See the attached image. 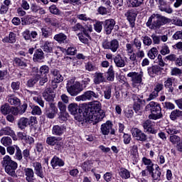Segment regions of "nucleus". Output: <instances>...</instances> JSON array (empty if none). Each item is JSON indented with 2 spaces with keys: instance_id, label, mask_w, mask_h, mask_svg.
Wrapping results in <instances>:
<instances>
[{
  "instance_id": "f257e3e1",
  "label": "nucleus",
  "mask_w": 182,
  "mask_h": 182,
  "mask_svg": "<svg viewBox=\"0 0 182 182\" xmlns=\"http://www.w3.org/2000/svg\"><path fill=\"white\" fill-rule=\"evenodd\" d=\"M106 116V112L102 109V104L99 101H93L88 106L85 107L84 112L78 113L75 115V119L77 122L81 123V124H85V123H99L102 122L105 117Z\"/></svg>"
},
{
  "instance_id": "f03ea898",
  "label": "nucleus",
  "mask_w": 182,
  "mask_h": 182,
  "mask_svg": "<svg viewBox=\"0 0 182 182\" xmlns=\"http://www.w3.org/2000/svg\"><path fill=\"white\" fill-rule=\"evenodd\" d=\"M171 22H173V25H176V26H182L181 18L176 17L171 20V18L161 16L159 14H152L149 18L146 25L147 28H149V29L156 31V29H160L163 25H166V23H170Z\"/></svg>"
},
{
  "instance_id": "7ed1b4c3",
  "label": "nucleus",
  "mask_w": 182,
  "mask_h": 182,
  "mask_svg": "<svg viewBox=\"0 0 182 182\" xmlns=\"http://www.w3.org/2000/svg\"><path fill=\"white\" fill-rule=\"evenodd\" d=\"M146 112H151V114L149 115V119L152 120H159L163 117V114L161 113V107L159 102L154 101L150 102L145 107Z\"/></svg>"
},
{
  "instance_id": "20e7f679",
  "label": "nucleus",
  "mask_w": 182,
  "mask_h": 182,
  "mask_svg": "<svg viewBox=\"0 0 182 182\" xmlns=\"http://www.w3.org/2000/svg\"><path fill=\"white\" fill-rule=\"evenodd\" d=\"M1 164L3 167H4L5 171L9 174V176H11V177H16L15 170L18 168V164L15 162V161H13L11 156L9 155L5 156L3 158Z\"/></svg>"
},
{
  "instance_id": "39448f33",
  "label": "nucleus",
  "mask_w": 182,
  "mask_h": 182,
  "mask_svg": "<svg viewBox=\"0 0 182 182\" xmlns=\"http://www.w3.org/2000/svg\"><path fill=\"white\" fill-rule=\"evenodd\" d=\"M66 89L70 96H77L80 92H82L83 86H81L79 82L73 83V80H71L68 82Z\"/></svg>"
},
{
  "instance_id": "423d86ee",
  "label": "nucleus",
  "mask_w": 182,
  "mask_h": 182,
  "mask_svg": "<svg viewBox=\"0 0 182 182\" xmlns=\"http://www.w3.org/2000/svg\"><path fill=\"white\" fill-rule=\"evenodd\" d=\"M102 47L103 49L111 50V52L113 53H116V52L119 50V48H120V44L119 41L116 38L109 41L107 40H104L102 43Z\"/></svg>"
},
{
  "instance_id": "0eeeda50",
  "label": "nucleus",
  "mask_w": 182,
  "mask_h": 182,
  "mask_svg": "<svg viewBox=\"0 0 182 182\" xmlns=\"http://www.w3.org/2000/svg\"><path fill=\"white\" fill-rule=\"evenodd\" d=\"M127 77H130L132 87L136 88V90H139L137 86L141 85V82H143V72H141L140 73L131 72L127 74Z\"/></svg>"
},
{
  "instance_id": "6e6552de",
  "label": "nucleus",
  "mask_w": 182,
  "mask_h": 182,
  "mask_svg": "<svg viewBox=\"0 0 182 182\" xmlns=\"http://www.w3.org/2000/svg\"><path fill=\"white\" fill-rule=\"evenodd\" d=\"M99 98V94L95 91L88 90L84 92L82 95L75 97L77 102H86V100H93V99Z\"/></svg>"
},
{
  "instance_id": "1a4fd4ad",
  "label": "nucleus",
  "mask_w": 182,
  "mask_h": 182,
  "mask_svg": "<svg viewBox=\"0 0 182 182\" xmlns=\"http://www.w3.org/2000/svg\"><path fill=\"white\" fill-rule=\"evenodd\" d=\"M132 100L134 102L133 107L134 112H136L139 115L141 114V107L145 106L146 100L140 99L136 94L132 95Z\"/></svg>"
},
{
  "instance_id": "9d476101",
  "label": "nucleus",
  "mask_w": 182,
  "mask_h": 182,
  "mask_svg": "<svg viewBox=\"0 0 182 182\" xmlns=\"http://www.w3.org/2000/svg\"><path fill=\"white\" fill-rule=\"evenodd\" d=\"M48 73H49V67L48 65H43L40 68L39 74H37L36 76H39L41 86H43L48 82Z\"/></svg>"
},
{
  "instance_id": "9b49d317",
  "label": "nucleus",
  "mask_w": 182,
  "mask_h": 182,
  "mask_svg": "<svg viewBox=\"0 0 182 182\" xmlns=\"http://www.w3.org/2000/svg\"><path fill=\"white\" fill-rule=\"evenodd\" d=\"M100 130L103 136H109V133L113 135L116 134V132L114 129H113V124L111 121H107L105 123L102 124Z\"/></svg>"
},
{
  "instance_id": "f8f14e48",
  "label": "nucleus",
  "mask_w": 182,
  "mask_h": 182,
  "mask_svg": "<svg viewBox=\"0 0 182 182\" xmlns=\"http://www.w3.org/2000/svg\"><path fill=\"white\" fill-rule=\"evenodd\" d=\"M142 126L144 127V130H145L149 134H157V132H159L158 129L154 128V122L150 119L144 122Z\"/></svg>"
},
{
  "instance_id": "ddd939ff",
  "label": "nucleus",
  "mask_w": 182,
  "mask_h": 182,
  "mask_svg": "<svg viewBox=\"0 0 182 182\" xmlns=\"http://www.w3.org/2000/svg\"><path fill=\"white\" fill-rule=\"evenodd\" d=\"M31 123H33V122L35 123L36 122V117H31V120H29V119L26 117H21L18 121V123H17L18 127L21 129V130H25V129H26V127H28V126L31 124Z\"/></svg>"
},
{
  "instance_id": "4468645a",
  "label": "nucleus",
  "mask_w": 182,
  "mask_h": 182,
  "mask_svg": "<svg viewBox=\"0 0 182 182\" xmlns=\"http://www.w3.org/2000/svg\"><path fill=\"white\" fill-rule=\"evenodd\" d=\"M132 133L133 137L137 141H147V135L143 132L141 129H139V128H132Z\"/></svg>"
},
{
  "instance_id": "2eb2a0df",
  "label": "nucleus",
  "mask_w": 182,
  "mask_h": 182,
  "mask_svg": "<svg viewBox=\"0 0 182 182\" xmlns=\"http://www.w3.org/2000/svg\"><path fill=\"white\" fill-rule=\"evenodd\" d=\"M1 112L4 116H6L11 113L14 116H17L18 114V108L15 107H11L9 104H4L1 107Z\"/></svg>"
},
{
  "instance_id": "dca6fc26",
  "label": "nucleus",
  "mask_w": 182,
  "mask_h": 182,
  "mask_svg": "<svg viewBox=\"0 0 182 182\" xmlns=\"http://www.w3.org/2000/svg\"><path fill=\"white\" fill-rule=\"evenodd\" d=\"M46 143L48 146H55V150H61L63 143L59 141V139L56 136H48L46 139Z\"/></svg>"
},
{
  "instance_id": "f3484780",
  "label": "nucleus",
  "mask_w": 182,
  "mask_h": 182,
  "mask_svg": "<svg viewBox=\"0 0 182 182\" xmlns=\"http://www.w3.org/2000/svg\"><path fill=\"white\" fill-rule=\"evenodd\" d=\"M124 16L127 18V21L129 22V26L131 28H134L136 16H137V14H136V11L134 9H129L125 14Z\"/></svg>"
},
{
  "instance_id": "a211bd4d",
  "label": "nucleus",
  "mask_w": 182,
  "mask_h": 182,
  "mask_svg": "<svg viewBox=\"0 0 182 182\" xmlns=\"http://www.w3.org/2000/svg\"><path fill=\"white\" fill-rule=\"evenodd\" d=\"M23 38L25 41H29L30 42H35L38 38V32L35 31H29L26 29L22 33Z\"/></svg>"
},
{
  "instance_id": "6ab92c4d",
  "label": "nucleus",
  "mask_w": 182,
  "mask_h": 182,
  "mask_svg": "<svg viewBox=\"0 0 182 182\" xmlns=\"http://www.w3.org/2000/svg\"><path fill=\"white\" fill-rule=\"evenodd\" d=\"M45 114L48 119H52L56 117V114H58V107H56L55 103H50V107L46 109Z\"/></svg>"
},
{
  "instance_id": "aec40b11",
  "label": "nucleus",
  "mask_w": 182,
  "mask_h": 182,
  "mask_svg": "<svg viewBox=\"0 0 182 182\" xmlns=\"http://www.w3.org/2000/svg\"><path fill=\"white\" fill-rule=\"evenodd\" d=\"M116 25V21L113 18L107 19L104 21V29L107 35H110Z\"/></svg>"
},
{
  "instance_id": "412c9836",
  "label": "nucleus",
  "mask_w": 182,
  "mask_h": 182,
  "mask_svg": "<svg viewBox=\"0 0 182 182\" xmlns=\"http://www.w3.org/2000/svg\"><path fill=\"white\" fill-rule=\"evenodd\" d=\"M33 167L34 168V173L37 177L45 178V173L43 172V168H42V164L40 162H34L33 163Z\"/></svg>"
},
{
  "instance_id": "4be33fe9",
  "label": "nucleus",
  "mask_w": 182,
  "mask_h": 182,
  "mask_svg": "<svg viewBox=\"0 0 182 182\" xmlns=\"http://www.w3.org/2000/svg\"><path fill=\"white\" fill-rule=\"evenodd\" d=\"M66 132V126L65 125H53L52 128V134L53 136H63Z\"/></svg>"
},
{
  "instance_id": "5701e85b",
  "label": "nucleus",
  "mask_w": 182,
  "mask_h": 182,
  "mask_svg": "<svg viewBox=\"0 0 182 182\" xmlns=\"http://www.w3.org/2000/svg\"><path fill=\"white\" fill-rule=\"evenodd\" d=\"M50 164L53 169H56L58 167H63L65 166V161L57 156H54L50 161Z\"/></svg>"
},
{
  "instance_id": "b1692460",
  "label": "nucleus",
  "mask_w": 182,
  "mask_h": 182,
  "mask_svg": "<svg viewBox=\"0 0 182 182\" xmlns=\"http://www.w3.org/2000/svg\"><path fill=\"white\" fill-rule=\"evenodd\" d=\"M55 93L52 92V89L47 88L46 90L43 92V97H44L45 100L46 102H48L50 103H53L55 100Z\"/></svg>"
},
{
  "instance_id": "393cba45",
  "label": "nucleus",
  "mask_w": 182,
  "mask_h": 182,
  "mask_svg": "<svg viewBox=\"0 0 182 182\" xmlns=\"http://www.w3.org/2000/svg\"><path fill=\"white\" fill-rule=\"evenodd\" d=\"M24 174L26 176V180L27 182H35V172L32 168H25Z\"/></svg>"
},
{
  "instance_id": "a878e982",
  "label": "nucleus",
  "mask_w": 182,
  "mask_h": 182,
  "mask_svg": "<svg viewBox=\"0 0 182 182\" xmlns=\"http://www.w3.org/2000/svg\"><path fill=\"white\" fill-rule=\"evenodd\" d=\"M161 70H163V68L157 65H155L148 68V74L149 76H151V77H156V75H161Z\"/></svg>"
},
{
  "instance_id": "bb28decb",
  "label": "nucleus",
  "mask_w": 182,
  "mask_h": 182,
  "mask_svg": "<svg viewBox=\"0 0 182 182\" xmlns=\"http://www.w3.org/2000/svg\"><path fill=\"white\" fill-rule=\"evenodd\" d=\"M149 174L152 178V180L160 181L161 180V171L160 167L157 166L155 169L154 167L151 169V172L148 171Z\"/></svg>"
},
{
  "instance_id": "cd10ccee",
  "label": "nucleus",
  "mask_w": 182,
  "mask_h": 182,
  "mask_svg": "<svg viewBox=\"0 0 182 182\" xmlns=\"http://www.w3.org/2000/svg\"><path fill=\"white\" fill-rule=\"evenodd\" d=\"M68 112L73 116H76L78 113H82L83 111L80 109V107L76 103H71L68 107Z\"/></svg>"
},
{
  "instance_id": "c85d7f7f",
  "label": "nucleus",
  "mask_w": 182,
  "mask_h": 182,
  "mask_svg": "<svg viewBox=\"0 0 182 182\" xmlns=\"http://www.w3.org/2000/svg\"><path fill=\"white\" fill-rule=\"evenodd\" d=\"M1 136H11L14 139L16 135H15V132L12 130L11 127H5L0 129V137Z\"/></svg>"
},
{
  "instance_id": "c756f323",
  "label": "nucleus",
  "mask_w": 182,
  "mask_h": 182,
  "mask_svg": "<svg viewBox=\"0 0 182 182\" xmlns=\"http://www.w3.org/2000/svg\"><path fill=\"white\" fill-rule=\"evenodd\" d=\"M93 82L95 85H100V83L106 82V77H105V74L103 73L96 72L94 75Z\"/></svg>"
},
{
  "instance_id": "7c9ffc66",
  "label": "nucleus",
  "mask_w": 182,
  "mask_h": 182,
  "mask_svg": "<svg viewBox=\"0 0 182 182\" xmlns=\"http://www.w3.org/2000/svg\"><path fill=\"white\" fill-rule=\"evenodd\" d=\"M43 59H45V53H43L42 49H37L34 53L33 60L35 62H42Z\"/></svg>"
},
{
  "instance_id": "2f4dec72",
  "label": "nucleus",
  "mask_w": 182,
  "mask_h": 182,
  "mask_svg": "<svg viewBox=\"0 0 182 182\" xmlns=\"http://www.w3.org/2000/svg\"><path fill=\"white\" fill-rule=\"evenodd\" d=\"M3 43H15L16 42V33L10 32L9 36H6L2 39Z\"/></svg>"
},
{
  "instance_id": "473e14b6",
  "label": "nucleus",
  "mask_w": 182,
  "mask_h": 182,
  "mask_svg": "<svg viewBox=\"0 0 182 182\" xmlns=\"http://www.w3.org/2000/svg\"><path fill=\"white\" fill-rule=\"evenodd\" d=\"M173 80H174V78L168 77L166 80L164 81L165 89L168 90V93H172V95L174 92V87H173Z\"/></svg>"
},
{
  "instance_id": "72a5a7b5",
  "label": "nucleus",
  "mask_w": 182,
  "mask_h": 182,
  "mask_svg": "<svg viewBox=\"0 0 182 182\" xmlns=\"http://www.w3.org/2000/svg\"><path fill=\"white\" fill-rule=\"evenodd\" d=\"M31 11L33 12V14H39V15H45V14H46L45 9L38 6L36 4H31Z\"/></svg>"
},
{
  "instance_id": "f704fd0d",
  "label": "nucleus",
  "mask_w": 182,
  "mask_h": 182,
  "mask_svg": "<svg viewBox=\"0 0 182 182\" xmlns=\"http://www.w3.org/2000/svg\"><path fill=\"white\" fill-rule=\"evenodd\" d=\"M114 63H115V66H117V68H124L126 66V62H124V60L119 54L117 55L114 58Z\"/></svg>"
},
{
  "instance_id": "c9c22d12",
  "label": "nucleus",
  "mask_w": 182,
  "mask_h": 182,
  "mask_svg": "<svg viewBox=\"0 0 182 182\" xmlns=\"http://www.w3.org/2000/svg\"><path fill=\"white\" fill-rule=\"evenodd\" d=\"M54 40L58 43H68V36L63 33H60L54 36Z\"/></svg>"
},
{
  "instance_id": "e433bc0d",
  "label": "nucleus",
  "mask_w": 182,
  "mask_h": 182,
  "mask_svg": "<svg viewBox=\"0 0 182 182\" xmlns=\"http://www.w3.org/2000/svg\"><path fill=\"white\" fill-rule=\"evenodd\" d=\"M28 107L31 109V114L33 116H41L42 114V109H41V107L39 106L35 105L32 103H29Z\"/></svg>"
},
{
  "instance_id": "4c0bfd02",
  "label": "nucleus",
  "mask_w": 182,
  "mask_h": 182,
  "mask_svg": "<svg viewBox=\"0 0 182 182\" xmlns=\"http://www.w3.org/2000/svg\"><path fill=\"white\" fill-rule=\"evenodd\" d=\"M7 102L12 105L13 106H20L21 105V100L19 98L15 97V95H9L7 97Z\"/></svg>"
},
{
  "instance_id": "58836bf2",
  "label": "nucleus",
  "mask_w": 182,
  "mask_h": 182,
  "mask_svg": "<svg viewBox=\"0 0 182 182\" xmlns=\"http://www.w3.org/2000/svg\"><path fill=\"white\" fill-rule=\"evenodd\" d=\"M142 163L144 164V166H146L147 171L151 172V170H153V168L154 167V164H153V161H151V159L143 157Z\"/></svg>"
},
{
  "instance_id": "ea45409f",
  "label": "nucleus",
  "mask_w": 182,
  "mask_h": 182,
  "mask_svg": "<svg viewBox=\"0 0 182 182\" xmlns=\"http://www.w3.org/2000/svg\"><path fill=\"white\" fill-rule=\"evenodd\" d=\"M43 50L44 52H46V53H52L53 50V43L51 41H45L43 46Z\"/></svg>"
},
{
  "instance_id": "a19ab883",
  "label": "nucleus",
  "mask_w": 182,
  "mask_h": 182,
  "mask_svg": "<svg viewBox=\"0 0 182 182\" xmlns=\"http://www.w3.org/2000/svg\"><path fill=\"white\" fill-rule=\"evenodd\" d=\"M166 133H168L171 136H173L175 134H178L180 133V131L178 130L175 126L169 125L166 127L165 129Z\"/></svg>"
},
{
  "instance_id": "79ce46f5",
  "label": "nucleus",
  "mask_w": 182,
  "mask_h": 182,
  "mask_svg": "<svg viewBox=\"0 0 182 182\" xmlns=\"http://www.w3.org/2000/svg\"><path fill=\"white\" fill-rule=\"evenodd\" d=\"M182 117V111L180 109H175L171 112L170 119L171 120H177L178 117Z\"/></svg>"
},
{
  "instance_id": "37998d69",
  "label": "nucleus",
  "mask_w": 182,
  "mask_h": 182,
  "mask_svg": "<svg viewBox=\"0 0 182 182\" xmlns=\"http://www.w3.org/2000/svg\"><path fill=\"white\" fill-rule=\"evenodd\" d=\"M103 92L105 99H106V100H110V99H112V87L106 86Z\"/></svg>"
},
{
  "instance_id": "c03bdc74",
  "label": "nucleus",
  "mask_w": 182,
  "mask_h": 182,
  "mask_svg": "<svg viewBox=\"0 0 182 182\" xmlns=\"http://www.w3.org/2000/svg\"><path fill=\"white\" fill-rule=\"evenodd\" d=\"M14 147H16V153L14 155L15 160H18V161H22L23 156L22 155V151L21 150V148H19V146L17 145H14Z\"/></svg>"
},
{
  "instance_id": "a18cd8bd",
  "label": "nucleus",
  "mask_w": 182,
  "mask_h": 182,
  "mask_svg": "<svg viewBox=\"0 0 182 182\" xmlns=\"http://www.w3.org/2000/svg\"><path fill=\"white\" fill-rule=\"evenodd\" d=\"M39 75H36L28 80L27 86H28V87H33V86H35V85L39 82Z\"/></svg>"
},
{
  "instance_id": "49530a36",
  "label": "nucleus",
  "mask_w": 182,
  "mask_h": 182,
  "mask_svg": "<svg viewBox=\"0 0 182 182\" xmlns=\"http://www.w3.org/2000/svg\"><path fill=\"white\" fill-rule=\"evenodd\" d=\"M41 33L44 38H49V36H52V28L47 26L43 27L41 28Z\"/></svg>"
},
{
  "instance_id": "de8ad7c7",
  "label": "nucleus",
  "mask_w": 182,
  "mask_h": 182,
  "mask_svg": "<svg viewBox=\"0 0 182 182\" xmlns=\"http://www.w3.org/2000/svg\"><path fill=\"white\" fill-rule=\"evenodd\" d=\"M107 80H109V82H113V80H114V70L113 69V65H110L107 72Z\"/></svg>"
},
{
  "instance_id": "09e8293b",
  "label": "nucleus",
  "mask_w": 182,
  "mask_h": 182,
  "mask_svg": "<svg viewBox=\"0 0 182 182\" xmlns=\"http://www.w3.org/2000/svg\"><path fill=\"white\" fill-rule=\"evenodd\" d=\"M65 52L67 55L70 56H75V55L77 53V50L76 47L73 46H68L67 49H65Z\"/></svg>"
},
{
  "instance_id": "8fccbe9b",
  "label": "nucleus",
  "mask_w": 182,
  "mask_h": 182,
  "mask_svg": "<svg viewBox=\"0 0 182 182\" xmlns=\"http://www.w3.org/2000/svg\"><path fill=\"white\" fill-rule=\"evenodd\" d=\"M119 174L122 178H124L125 180L130 178V171L124 168L120 169Z\"/></svg>"
},
{
  "instance_id": "3c124183",
  "label": "nucleus",
  "mask_w": 182,
  "mask_h": 182,
  "mask_svg": "<svg viewBox=\"0 0 182 182\" xmlns=\"http://www.w3.org/2000/svg\"><path fill=\"white\" fill-rule=\"evenodd\" d=\"M130 4V6L132 8H139L141 5H143L144 0H127Z\"/></svg>"
},
{
  "instance_id": "603ef678",
  "label": "nucleus",
  "mask_w": 182,
  "mask_h": 182,
  "mask_svg": "<svg viewBox=\"0 0 182 182\" xmlns=\"http://www.w3.org/2000/svg\"><path fill=\"white\" fill-rule=\"evenodd\" d=\"M157 55H159V50H157V48H152L147 53L148 58L152 60L156 59V56H157Z\"/></svg>"
},
{
  "instance_id": "864d4df0",
  "label": "nucleus",
  "mask_w": 182,
  "mask_h": 182,
  "mask_svg": "<svg viewBox=\"0 0 182 182\" xmlns=\"http://www.w3.org/2000/svg\"><path fill=\"white\" fill-rule=\"evenodd\" d=\"M85 68V70H87L88 72H95L97 70V68H96V65H95V63H92V62L86 63Z\"/></svg>"
},
{
  "instance_id": "5fc2aeb1",
  "label": "nucleus",
  "mask_w": 182,
  "mask_h": 182,
  "mask_svg": "<svg viewBox=\"0 0 182 182\" xmlns=\"http://www.w3.org/2000/svg\"><path fill=\"white\" fill-rule=\"evenodd\" d=\"M14 62L16 66H19L20 68H26L28 66V64H26V62L23 60L22 58H15L14 60Z\"/></svg>"
},
{
  "instance_id": "6e6d98bb",
  "label": "nucleus",
  "mask_w": 182,
  "mask_h": 182,
  "mask_svg": "<svg viewBox=\"0 0 182 182\" xmlns=\"http://www.w3.org/2000/svg\"><path fill=\"white\" fill-rule=\"evenodd\" d=\"M1 143L5 147H8L12 144V139L9 136H4L1 139Z\"/></svg>"
},
{
  "instance_id": "4d7b16f0",
  "label": "nucleus",
  "mask_w": 182,
  "mask_h": 182,
  "mask_svg": "<svg viewBox=\"0 0 182 182\" xmlns=\"http://www.w3.org/2000/svg\"><path fill=\"white\" fill-rule=\"evenodd\" d=\"M94 29L97 33H100L103 29V21H97L94 24Z\"/></svg>"
},
{
  "instance_id": "13d9d810",
  "label": "nucleus",
  "mask_w": 182,
  "mask_h": 182,
  "mask_svg": "<svg viewBox=\"0 0 182 182\" xmlns=\"http://www.w3.org/2000/svg\"><path fill=\"white\" fill-rule=\"evenodd\" d=\"M68 117H69V114L66 111L60 112L58 114V119L61 120V122H66Z\"/></svg>"
},
{
  "instance_id": "bf43d9fd",
  "label": "nucleus",
  "mask_w": 182,
  "mask_h": 182,
  "mask_svg": "<svg viewBox=\"0 0 182 182\" xmlns=\"http://www.w3.org/2000/svg\"><path fill=\"white\" fill-rule=\"evenodd\" d=\"M128 55L129 56V59L130 62H132L133 65H137L139 61L137 60L138 58L136 53L134 51L133 53H129Z\"/></svg>"
},
{
  "instance_id": "052dcab7",
  "label": "nucleus",
  "mask_w": 182,
  "mask_h": 182,
  "mask_svg": "<svg viewBox=\"0 0 182 182\" xmlns=\"http://www.w3.org/2000/svg\"><path fill=\"white\" fill-rule=\"evenodd\" d=\"M181 140V138L176 134L169 136V141H171L172 144H177Z\"/></svg>"
},
{
  "instance_id": "680f3d73",
  "label": "nucleus",
  "mask_w": 182,
  "mask_h": 182,
  "mask_svg": "<svg viewBox=\"0 0 182 182\" xmlns=\"http://www.w3.org/2000/svg\"><path fill=\"white\" fill-rule=\"evenodd\" d=\"M133 46H134L136 50L141 49V41L138 37L135 38L133 41Z\"/></svg>"
},
{
  "instance_id": "e2e57ef3",
  "label": "nucleus",
  "mask_w": 182,
  "mask_h": 182,
  "mask_svg": "<svg viewBox=\"0 0 182 182\" xmlns=\"http://www.w3.org/2000/svg\"><path fill=\"white\" fill-rule=\"evenodd\" d=\"M142 42L145 46H150L153 43V40L148 36H142Z\"/></svg>"
},
{
  "instance_id": "0e129e2a",
  "label": "nucleus",
  "mask_w": 182,
  "mask_h": 182,
  "mask_svg": "<svg viewBox=\"0 0 182 182\" xmlns=\"http://www.w3.org/2000/svg\"><path fill=\"white\" fill-rule=\"evenodd\" d=\"M71 29L73 32H78V31H80V32H83V31H85V28L80 23H77V24L73 26Z\"/></svg>"
},
{
  "instance_id": "69168bd1",
  "label": "nucleus",
  "mask_w": 182,
  "mask_h": 182,
  "mask_svg": "<svg viewBox=\"0 0 182 182\" xmlns=\"http://www.w3.org/2000/svg\"><path fill=\"white\" fill-rule=\"evenodd\" d=\"M160 53L163 55V56H166V55H168L170 53V48L168 46L164 44L162 46L161 49L160 50Z\"/></svg>"
},
{
  "instance_id": "338daca9",
  "label": "nucleus",
  "mask_w": 182,
  "mask_h": 182,
  "mask_svg": "<svg viewBox=\"0 0 182 182\" xmlns=\"http://www.w3.org/2000/svg\"><path fill=\"white\" fill-rule=\"evenodd\" d=\"M49 11L50 14H53V15H59L60 14V10L58 9L56 5H52L49 7Z\"/></svg>"
},
{
  "instance_id": "774afa93",
  "label": "nucleus",
  "mask_w": 182,
  "mask_h": 182,
  "mask_svg": "<svg viewBox=\"0 0 182 182\" xmlns=\"http://www.w3.org/2000/svg\"><path fill=\"white\" fill-rule=\"evenodd\" d=\"M90 83V78L89 76L85 75L82 80V85L80 84L81 86H82L83 89H85V87H87V85Z\"/></svg>"
}]
</instances>
